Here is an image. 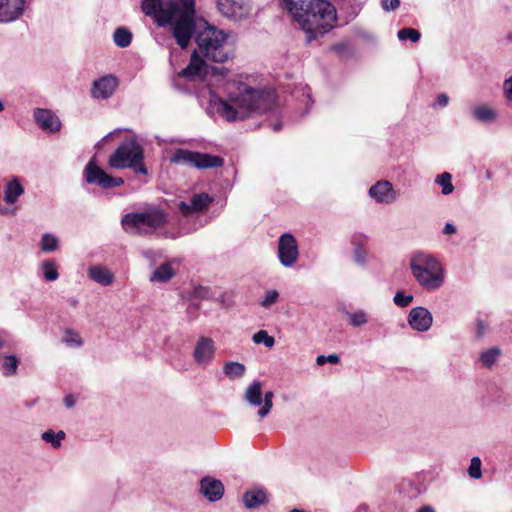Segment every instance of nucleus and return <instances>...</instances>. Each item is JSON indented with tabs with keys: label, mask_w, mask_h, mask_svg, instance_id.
<instances>
[{
	"label": "nucleus",
	"mask_w": 512,
	"mask_h": 512,
	"mask_svg": "<svg viewBox=\"0 0 512 512\" xmlns=\"http://www.w3.org/2000/svg\"><path fill=\"white\" fill-rule=\"evenodd\" d=\"M204 24L205 28L195 37L198 49L193 51L189 65L179 73L189 80H203L209 74L225 75L228 69L211 67L206 62L224 63L233 57L227 34L207 22Z\"/></svg>",
	"instance_id": "obj_1"
},
{
	"label": "nucleus",
	"mask_w": 512,
	"mask_h": 512,
	"mask_svg": "<svg viewBox=\"0 0 512 512\" xmlns=\"http://www.w3.org/2000/svg\"><path fill=\"white\" fill-rule=\"evenodd\" d=\"M209 110L222 116L228 122L244 120L254 115L276 110V95L270 89H256L241 84L236 93H230L227 100L210 92Z\"/></svg>",
	"instance_id": "obj_2"
},
{
	"label": "nucleus",
	"mask_w": 512,
	"mask_h": 512,
	"mask_svg": "<svg viewBox=\"0 0 512 512\" xmlns=\"http://www.w3.org/2000/svg\"><path fill=\"white\" fill-rule=\"evenodd\" d=\"M141 8L158 26L172 25L176 43L188 47L196 31L195 0H143Z\"/></svg>",
	"instance_id": "obj_3"
},
{
	"label": "nucleus",
	"mask_w": 512,
	"mask_h": 512,
	"mask_svg": "<svg viewBox=\"0 0 512 512\" xmlns=\"http://www.w3.org/2000/svg\"><path fill=\"white\" fill-rule=\"evenodd\" d=\"M282 3L305 32L308 43L332 29L337 19L335 7L326 0H282Z\"/></svg>",
	"instance_id": "obj_4"
},
{
	"label": "nucleus",
	"mask_w": 512,
	"mask_h": 512,
	"mask_svg": "<svg viewBox=\"0 0 512 512\" xmlns=\"http://www.w3.org/2000/svg\"><path fill=\"white\" fill-rule=\"evenodd\" d=\"M409 267L416 282L427 291L438 290L445 281V270L431 253L413 252L409 258Z\"/></svg>",
	"instance_id": "obj_5"
},
{
	"label": "nucleus",
	"mask_w": 512,
	"mask_h": 512,
	"mask_svg": "<svg viewBox=\"0 0 512 512\" xmlns=\"http://www.w3.org/2000/svg\"><path fill=\"white\" fill-rule=\"evenodd\" d=\"M167 222V215L160 209L131 212L122 217L123 229L131 235H150Z\"/></svg>",
	"instance_id": "obj_6"
},
{
	"label": "nucleus",
	"mask_w": 512,
	"mask_h": 512,
	"mask_svg": "<svg viewBox=\"0 0 512 512\" xmlns=\"http://www.w3.org/2000/svg\"><path fill=\"white\" fill-rule=\"evenodd\" d=\"M108 164L114 169L130 168L136 174L147 175L143 147L134 139L126 140L109 157Z\"/></svg>",
	"instance_id": "obj_7"
},
{
	"label": "nucleus",
	"mask_w": 512,
	"mask_h": 512,
	"mask_svg": "<svg viewBox=\"0 0 512 512\" xmlns=\"http://www.w3.org/2000/svg\"><path fill=\"white\" fill-rule=\"evenodd\" d=\"M169 161L176 165H185L197 169L218 168L223 166L224 160L220 156L190 151L187 149H176L170 156Z\"/></svg>",
	"instance_id": "obj_8"
},
{
	"label": "nucleus",
	"mask_w": 512,
	"mask_h": 512,
	"mask_svg": "<svg viewBox=\"0 0 512 512\" xmlns=\"http://www.w3.org/2000/svg\"><path fill=\"white\" fill-rule=\"evenodd\" d=\"M84 179L89 184L98 185L102 189H110L123 185L124 180L121 177L108 175L103 169L96 165L91 159L84 168Z\"/></svg>",
	"instance_id": "obj_9"
},
{
	"label": "nucleus",
	"mask_w": 512,
	"mask_h": 512,
	"mask_svg": "<svg viewBox=\"0 0 512 512\" xmlns=\"http://www.w3.org/2000/svg\"><path fill=\"white\" fill-rule=\"evenodd\" d=\"M278 257L285 267H292L298 260L299 250L295 237L290 233L283 234L278 241Z\"/></svg>",
	"instance_id": "obj_10"
},
{
	"label": "nucleus",
	"mask_w": 512,
	"mask_h": 512,
	"mask_svg": "<svg viewBox=\"0 0 512 512\" xmlns=\"http://www.w3.org/2000/svg\"><path fill=\"white\" fill-rule=\"evenodd\" d=\"M215 354L216 345L212 338L201 336L197 339L192 354L196 364L207 367L214 360Z\"/></svg>",
	"instance_id": "obj_11"
},
{
	"label": "nucleus",
	"mask_w": 512,
	"mask_h": 512,
	"mask_svg": "<svg viewBox=\"0 0 512 512\" xmlns=\"http://www.w3.org/2000/svg\"><path fill=\"white\" fill-rule=\"evenodd\" d=\"M350 243L354 263L361 268H365L371 259V254L368 249V237L362 233H355L352 235Z\"/></svg>",
	"instance_id": "obj_12"
},
{
	"label": "nucleus",
	"mask_w": 512,
	"mask_h": 512,
	"mask_svg": "<svg viewBox=\"0 0 512 512\" xmlns=\"http://www.w3.org/2000/svg\"><path fill=\"white\" fill-rule=\"evenodd\" d=\"M118 83L117 77L111 74L96 79L91 87L92 98L98 100L110 98L115 92Z\"/></svg>",
	"instance_id": "obj_13"
},
{
	"label": "nucleus",
	"mask_w": 512,
	"mask_h": 512,
	"mask_svg": "<svg viewBox=\"0 0 512 512\" xmlns=\"http://www.w3.org/2000/svg\"><path fill=\"white\" fill-rule=\"evenodd\" d=\"M407 320L410 327L418 332L428 331L433 324V316L431 312L422 306L412 308Z\"/></svg>",
	"instance_id": "obj_14"
},
{
	"label": "nucleus",
	"mask_w": 512,
	"mask_h": 512,
	"mask_svg": "<svg viewBox=\"0 0 512 512\" xmlns=\"http://www.w3.org/2000/svg\"><path fill=\"white\" fill-rule=\"evenodd\" d=\"M26 0H0V23L18 20L24 13Z\"/></svg>",
	"instance_id": "obj_15"
},
{
	"label": "nucleus",
	"mask_w": 512,
	"mask_h": 512,
	"mask_svg": "<svg viewBox=\"0 0 512 512\" xmlns=\"http://www.w3.org/2000/svg\"><path fill=\"white\" fill-rule=\"evenodd\" d=\"M199 485L200 494L209 502H217L222 499L225 489L220 480L211 476H205L201 478Z\"/></svg>",
	"instance_id": "obj_16"
},
{
	"label": "nucleus",
	"mask_w": 512,
	"mask_h": 512,
	"mask_svg": "<svg viewBox=\"0 0 512 512\" xmlns=\"http://www.w3.org/2000/svg\"><path fill=\"white\" fill-rule=\"evenodd\" d=\"M369 196L378 203L391 204L398 198L392 184L387 180H380L369 189Z\"/></svg>",
	"instance_id": "obj_17"
},
{
	"label": "nucleus",
	"mask_w": 512,
	"mask_h": 512,
	"mask_svg": "<svg viewBox=\"0 0 512 512\" xmlns=\"http://www.w3.org/2000/svg\"><path fill=\"white\" fill-rule=\"evenodd\" d=\"M33 117L37 125L44 131L56 133L61 128V121L49 109L36 108Z\"/></svg>",
	"instance_id": "obj_18"
},
{
	"label": "nucleus",
	"mask_w": 512,
	"mask_h": 512,
	"mask_svg": "<svg viewBox=\"0 0 512 512\" xmlns=\"http://www.w3.org/2000/svg\"><path fill=\"white\" fill-rule=\"evenodd\" d=\"M212 202L213 198L207 193H198L192 196L189 203L181 201L178 207L184 216H188L192 213L207 210Z\"/></svg>",
	"instance_id": "obj_19"
},
{
	"label": "nucleus",
	"mask_w": 512,
	"mask_h": 512,
	"mask_svg": "<svg viewBox=\"0 0 512 512\" xmlns=\"http://www.w3.org/2000/svg\"><path fill=\"white\" fill-rule=\"evenodd\" d=\"M218 9L227 18L241 19L249 12L245 0H218Z\"/></svg>",
	"instance_id": "obj_20"
},
{
	"label": "nucleus",
	"mask_w": 512,
	"mask_h": 512,
	"mask_svg": "<svg viewBox=\"0 0 512 512\" xmlns=\"http://www.w3.org/2000/svg\"><path fill=\"white\" fill-rule=\"evenodd\" d=\"M243 400L251 407H261L263 405V384L259 380L252 381L243 394Z\"/></svg>",
	"instance_id": "obj_21"
},
{
	"label": "nucleus",
	"mask_w": 512,
	"mask_h": 512,
	"mask_svg": "<svg viewBox=\"0 0 512 512\" xmlns=\"http://www.w3.org/2000/svg\"><path fill=\"white\" fill-rule=\"evenodd\" d=\"M244 506L247 509H256L268 502L267 493L263 488L256 487L247 490L242 497Z\"/></svg>",
	"instance_id": "obj_22"
},
{
	"label": "nucleus",
	"mask_w": 512,
	"mask_h": 512,
	"mask_svg": "<svg viewBox=\"0 0 512 512\" xmlns=\"http://www.w3.org/2000/svg\"><path fill=\"white\" fill-rule=\"evenodd\" d=\"M472 118L483 124H491L497 120L496 111L487 104L476 105L472 108Z\"/></svg>",
	"instance_id": "obj_23"
},
{
	"label": "nucleus",
	"mask_w": 512,
	"mask_h": 512,
	"mask_svg": "<svg viewBox=\"0 0 512 512\" xmlns=\"http://www.w3.org/2000/svg\"><path fill=\"white\" fill-rule=\"evenodd\" d=\"M24 194V187L18 177H13L5 187L4 201L8 205H13L18 198Z\"/></svg>",
	"instance_id": "obj_24"
},
{
	"label": "nucleus",
	"mask_w": 512,
	"mask_h": 512,
	"mask_svg": "<svg viewBox=\"0 0 512 512\" xmlns=\"http://www.w3.org/2000/svg\"><path fill=\"white\" fill-rule=\"evenodd\" d=\"M88 274H89V277L93 281H95L103 286H108V285L112 284L114 281L113 273L109 269L102 267V266L90 267Z\"/></svg>",
	"instance_id": "obj_25"
},
{
	"label": "nucleus",
	"mask_w": 512,
	"mask_h": 512,
	"mask_svg": "<svg viewBox=\"0 0 512 512\" xmlns=\"http://www.w3.org/2000/svg\"><path fill=\"white\" fill-rule=\"evenodd\" d=\"M20 360L14 354L0 356V373L5 377H11L17 373Z\"/></svg>",
	"instance_id": "obj_26"
},
{
	"label": "nucleus",
	"mask_w": 512,
	"mask_h": 512,
	"mask_svg": "<svg viewBox=\"0 0 512 512\" xmlns=\"http://www.w3.org/2000/svg\"><path fill=\"white\" fill-rule=\"evenodd\" d=\"M175 269L172 266V262H165L157 267L150 276L151 282H168L175 276Z\"/></svg>",
	"instance_id": "obj_27"
},
{
	"label": "nucleus",
	"mask_w": 512,
	"mask_h": 512,
	"mask_svg": "<svg viewBox=\"0 0 512 512\" xmlns=\"http://www.w3.org/2000/svg\"><path fill=\"white\" fill-rule=\"evenodd\" d=\"M223 373L231 380L239 379L245 375L246 367L237 361H227L223 365Z\"/></svg>",
	"instance_id": "obj_28"
},
{
	"label": "nucleus",
	"mask_w": 512,
	"mask_h": 512,
	"mask_svg": "<svg viewBox=\"0 0 512 512\" xmlns=\"http://www.w3.org/2000/svg\"><path fill=\"white\" fill-rule=\"evenodd\" d=\"M501 349L498 347H491L485 351H482L479 356L481 365L485 368H492L499 357L501 356Z\"/></svg>",
	"instance_id": "obj_29"
},
{
	"label": "nucleus",
	"mask_w": 512,
	"mask_h": 512,
	"mask_svg": "<svg viewBox=\"0 0 512 512\" xmlns=\"http://www.w3.org/2000/svg\"><path fill=\"white\" fill-rule=\"evenodd\" d=\"M66 434L64 431L60 430L57 433H55L53 430L49 429L42 433L41 439L49 443L52 448L58 449L62 445V441L65 439Z\"/></svg>",
	"instance_id": "obj_30"
},
{
	"label": "nucleus",
	"mask_w": 512,
	"mask_h": 512,
	"mask_svg": "<svg viewBox=\"0 0 512 512\" xmlns=\"http://www.w3.org/2000/svg\"><path fill=\"white\" fill-rule=\"evenodd\" d=\"M113 40L116 46L126 48L132 42V33L125 27H118L113 33Z\"/></svg>",
	"instance_id": "obj_31"
},
{
	"label": "nucleus",
	"mask_w": 512,
	"mask_h": 512,
	"mask_svg": "<svg viewBox=\"0 0 512 512\" xmlns=\"http://www.w3.org/2000/svg\"><path fill=\"white\" fill-rule=\"evenodd\" d=\"M435 183L442 187V194L449 195L453 192L452 175L449 172H443L436 176Z\"/></svg>",
	"instance_id": "obj_32"
},
{
	"label": "nucleus",
	"mask_w": 512,
	"mask_h": 512,
	"mask_svg": "<svg viewBox=\"0 0 512 512\" xmlns=\"http://www.w3.org/2000/svg\"><path fill=\"white\" fill-rule=\"evenodd\" d=\"M273 398L274 393L272 391H267L263 393V405L257 411V415L259 416V418L263 419L268 416L273 407Z\"/></svg>",
	"instance_id": "obj_33"
},
{
	"label": "nucleus",
	"mask_w": 512,
	"mask_h": 512,
	"mask_svg": "<svg viewBox=\"0 0 512 512\" xmlns=\"http://www.w3.org/2000/svg\"><path fill=\"white\" fill-rule=\"evenodd\" d=\"M40 246L45 252H53L58 248V239L53 234L45 233L42 236Z\"/></svg>",
	"instance_id": "obj_34"
},
{
	"label": "nucleus",
	"mask_w": 512,
	"mask_h": 512,
	"mask_svg": "<svg viewBox=\"0 0 512 512\" xmlns=\"http://www.w3.org/2000/svg\"><path fill=\"white\" fill-rule=\"evenodd\" d=\"M252 340L254 343L264 344L268 348L273 347L275 344L274 337L270 336L265 330H259L258 332H256L253 335Z\"/></svg>",
	"instance_id": "obj_35"
},
{
	"label": "nucleus",
	"mask_w": 512,
	"mask_h": 512,
	"mask_svg": "<svg viewBox=\"0 0 512 512\" xmlns=\"http://www.w3.org/2000/svg\"><path fill=\"white\" fill-rule=\"evenodd\" d=\"M43 276L47 281H55L59 277L54 262L46 260L42 263Z\"/></svg>",
	"instance_id": "obj_36"
},
{
	"label": "nucleus",
	"mask_w": 512,
	"mask_h": 512,
	"mask_svg": "<svg viewBox=\"0 0 512 512\" xmlns=\"http://www.w3.org/2000/svg\"><path fill=\"white\" fill-rule=\"evenodd\" d=\"M420 37V32L414 28H403L398 31V39L400 41L410 40L416 43L419 41Z\"/></svg>",
	"instance_id": "obj_37"
},
{
	"label": "nucleus",
	"mask_w": 512,
	"mask_h": 512,
	"mask_svg": "<svg viewBox=\"0 0 512 512\" xmlns=\"http://www.w3.org/2000/svg\"><path fill=\"white\" fill-rule=\"evenodd\" d=\"M279 300V292L275 289H271L265 292L262 299L259 301V305L263 308H269Z\"/></svg>",
	"instance_id": "obj_38"
},
{
	"label": "nucleus",
	"mask_w": 512,
	"mask_h": 512,
	"mask_svg": "<svg viewBox=\"0 0 512 512\" xmlns=\"http://www.w3.org/2000/svg\"><path fill=\"white\" fill-rule=\"evenodd\" d=\"M482 462L480 460L479 457L477 456H474L472 457L471 461H470V465H469V468H468V475L470 476V478L472 479H480L482 477Z\"/></svg>",
	"instance_id": "obj_39"
},
{
	"label": "nucleus",
	"mask_w": 512,
	"mask_h": 512,
	"mask_svg": "<svg viewBox=\"0 0 512 512\" xmlns=\"http://www.w3.org/2000/svg\"><path fill=\"white\" fill-rule=\"evenodd\" d=\"M350 324L353 327H359L365 325L368 322L367 313L364 310H358L353 313H349Z\"/></svg>",
	"instance_id": "obj_40"
},
{
	"label": "nucleus",
	"mask_w": 512,
	"mask_h": 512,
	"mask_svg": "<svg viewBox=\"0 0 512 512\" xmlns=\"http://www.w3.org/2000/svg\"><path fill=\"white\" fill-rule=\"evenodd\" d=\"M413 299V295H407L403 291H397L394 295L393 301L398 307L405 308L413 302Z\"/></svg>",
	"instance_id": "obj_41"
},
{
	"label": "nucleus",
	"mask_w": 512,
	"mask_h": 512,
	"mask_svg": "<svg viewBox=\"0 0 512 512\" xmlns=\"http://www.w3.org/2000/svg\"><path fill=\"white\" fill-rule=\"evenodd\" d=\"M63 341L69 346L80 347L83 344L80 335L77 332L70 329L66 330Z\"/></svg>",
	"instance_id": "obj_42"
},
{
	"label": "nucleus",
	"mask_w": 512,
	"mask_h": 512,
	"mask_svg": "<svg viewBox=\"0 0 512 512\" xmlns=\"http://www.w3.org/2000/svg\"><path fill=\"white\" fill-rule=\"evenodd\" d=\"M327 362L336 365L340 362V357L337 354H330L328 356L319 355L316 358L317 365H324Z\"/></svg>",
	"instance_id": "obj_43"
},
{
	"label": "nucleus",
	"mask_w": 512,
	"mask_h": 512,
	"mask_svg": "<svg viewBox=\"0 0 512 512\" xmlns=\"http://www.w3.org/2000/svg\"><path fill=\"white\" fill-rule=\"evenodd\" d=\"M503 95L508 103L512 102V75L503 82Z\"/></svg>",
	"instance_id": "obj_44"
},
{
	"label": "nucleus",
	"mask_w": 512,
	"mask_h": 512,
	"mask_svg": "<svg viewBox=\"0 0 512 512\" xmlns=\"http://www.w3.org/2000/svg\"><path fill=\"white\" fill-rule=\"evenodd\" d=\"M382 8L389 12L394 11L400 6V0H381Z\"/></svg>",
	"instance_id": "obj_45"
},
{
	"label": "nucleus",
	"mask_w": 512,
	"mask_h": 512,
	"mask_svg": "<svg viewBox=\"0 0 512 512\" xmlns=\"http://www.w3.org/2000/svg\"><path fill=\"white\" fill-rule=\"evenodd\" d=\"M142 255L147 260H149L152 264H154L156 262V260L161 257V252L149 249V250L143 251Z\"/></svg>",
	"instance_id": "obj_46"
},
{
	"label": "nucleus",
	"mask_w": 512,
	"mask_h": 512,
	"mask_svg": "<svg viewBox=\"0 0 512 512\" xmlns=\"http://www.w3.org/2000/svg\"><path fill=\"white\" fill-rule=\"evenodd\" d=\"M449 103V97L445 93H441L437 96L436 101L433 105V107L440 106V107H446Z\"/></svg>",
	"instance_id": "obj_47"
},
{
	"label": "nucleus",
	"mask_w": 512,
	"mask_h": 512,
	"mask_svg": "<svg viewBox=\"0 0 512 512\" xmlns=\"http://www.w3.org/2000/svg\"><path fill=\"white\" fill-rule=\"evenodd\" d=\"M63 401L67 408H72L76 404V399H75L74 395H72V394L66 395L64 397Z\"/></svg>",
	"instance_id": "obj_48"
},
{
	"label": "nucleus",
	"mask_w": 512,
	"mask_h": 512,
	"mask_svg": "<svg viewBox=\"0 0 512 512\" xmlns=\"http://www.w3.org/2000/svg\"><path fill=\"white\" fill-rule=\"evenodd\" d=\"M456 231H457L456 227L450 222H447L443 228V234H445V235L455 234Z\"/></svg>",
	"instance_id": "obj_49"
},
{
	"label": "nucleus",
	"mask_w": 512,
	"mask_h": 512,
	"mask_svg": "<svg viewBox=\"0 0 512 512\" xmlns=\"http://www.w3.org/2000/svg\"><path fill=\"white\" fill-rule=\"evenodd\" d=\"M5 334V332H0V350L6 347L7 345Z\"/></svg>",
	"instance_id": "obj_50"
},
{
	"label": "nucleus",
	"mask_w": 512,
	"mask_h": 512,
	"mask_svg": "<svg viewBox=\"0 0 512 512\" xmlns=\"http://www.w3.org/2000/svg\"><path fill=\"white\" fill-rule=\"evenodd\" d=\"M417 512H435V510L430 506H422Z\"/></svg>",
	"instance_id": "obj_51"
},
{
	"label": "nucleus",
	"mask_w": 512,
	"mask_h": 512,
	"mask_svg": "<svg viewBox=\"0 0 512 512\" xmlns=\"http://www.w3.org/2000/svg\"><path fill=\"white\" fill-rule=\"evenodd\" d=\"M484 330H485V326L483 325L482 322H479V324H478V335L482 336L483 333H484Z\"/></svg>",
	"instance_id": "obj_52"
},
{
	"label": "nucleus",
	"mask_w": 512,
	"mask_h": 512,
	"mask_svg": "<svg viewBox=\"0 0 512 512\" xmlns=\"http://www.w3.org/2000/svg\"><path fill=\"white\" fill-rule=\"evenodd\" d=\"M271 127H272V129H273L274 131H276V132H277V131H280V130H281V128H282V124H281L280 122H277V123L272 124V125H271Z\"/></svg>",
	"instance_id": "obj_53"
},
{
	"label": "nucleus",
	"mask_w": 512,
	"mask_h": 512,
	"mask_svg": "<svg viewBox=\"0 0 512 512\" xmlns=\"http://www.w3.org/2000/svg\"><path fill=\"white\" fill-rule=\"evenodd\" d=\"M118 131H119V130H115V131H113V132H111V133H109V134H106V136L103 138V140L108 139L112 134H114V133H116V132H118Z\"/></svg>",
	"instance_id": "obj_54"
},
{
	"label": "nucleus",
	"mask_w": 512,
	"mask_h": 512,
	"mask_svg": "<svg viewBox=\"0 0 512 512\" xmlns=\"http://www.w3.org/2000/svg\"><path fill=\"white\" fill-rule=\"evenodd\" d=\"M4 110V104L2 101H0V112Z\"/></svg>",
	"instance_id": "obj_55"
},
{
	"label": "nucleus",
	"mask_w": 512,
	"mask_h": 512,
	"mask_svg": "<svg viewBox=\"0 0 512 512\" xmlns=\"http://www.w3.org/2000/svg\"><path fill=\"white\" fill-rule=\"evenodd\" d=\"M290 512H304L303 510H300V509H292Z\"/></svg>",
	"instance_id": "obj_56"
},
{
	"label": "nucleus",
	"mask_w": 512,
	"mask_h": 512,
	"mask_svg": "<svg viewBox=\"0 0 512 512\" xmlns=\"http://www.w3.org/2000/svg\"><path fill=\"white\" fill-rule=\"evenodd\" d=\"M203 290H204L203 288H200L199 294H200L201 296H204V295L201 293Z\"/></svg>",
	"instance_id": "obj_57"
}]
</instances>
